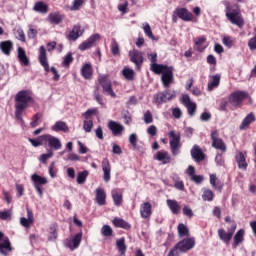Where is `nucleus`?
Returning a JSON list of instances; mask_svg holds the SVG:
<instances>
[{
	"instance_id": "nucleus-32",
	"label": "nucleus",
	"mask_w": 256,
	"mask_h": 256,
	"mask_svg": "<svg viewBox=\"0 0 256 256\" xmlns=\"http://www.w3.org/2000/svg\"><path fill=\"white\" fill-rule=\"evenodd\" d=\"M243 241H245V230L240 229L234 235L233 249H237V247H239Z\"/></svg>"
},
{
	"instance_id": "nucleus-41",
	"label": "nucleus",
	"mask_w": 256,
	"mask_h": 256,
	"mask_svg": "<svg viewBox=\"0 0 256 256\" xmlns=\"http://www.w3.org/2000/svg\"><path fill=\"white\" fill-rule=\"evenodd\" d=\"M151 71H153V73H156V75H163V73L165 72V70L169 69V67L167 65H163V64H151L150 66Z\"/></svg>"
},
{
	"instance_id": "nucleus-10",
	"label": "nucleus",
	"mask_w": 256,
	"mask_h": 256,
	"mask_svg": "<svg viewBox=\"0 0 256 256\" xmlns=\"http://www.w3.org/2000/svg\"><path fill=\"white\" fill-rule=\"evenodd\" d=\"M247 99V92L245 91H236L230 94L228 98V103L234 107H239L240 103H243Z\"/></svg>"
},
{
	"instance_id": "nucleus-45",
	"label": "nucleus",
	"mask_w": 256,
	"mask_h": 256,
	"mask_svg": "<svg viewBox=\"0 0 256 256\" xmlns=\"http://www.w3.org/2000/svg\"><path fill=\"white\" fill-rule=\"evenodd\" d=\"M87 177H89V171L84 170L82 172H79L76 179L78 185H83V183L87 181Z\"/></svg>"
},
{
	"instance_id": "nucleus-2",
	"label": "nucleus",
	"mask_w": 256,
	"mask_h": 256,
	"mask_svg": "<svg viewBox=\"0 0 256 256\" xmlns=\"http://www.w3.org/2000/svg\"><path fill=\"white\" fill-rule=\"evenodd\" d=\"M226 18L232 25H236L237 27H243L245 25V20H243V16H241V9L237 4L226 3Z\"/></svg>"
},
{
	"instance_id": "nucleus-12",
	"label": "nucleus",
	"mask_w": 256,
	"mask_h": 256,
	"mask_svg": "<svg viewBox=\"0 0 256 256\" xmlns=\"http://www.w3.org/2000/svg\"><path fill=\"white\" fill-rule=\"evenodd\" d=\"M31 180L33 181L34 188L37 191L39 197H43V189H41V185H47V183H49V180L37 174H33L31 176Z\"/></svg>"
},
{
	"instance_id": "nucleus-53",
	"label": "nucleus",
	"mask_w": 256,
	"mask_h": 256,
	"mask_svg": "<svg viewBox=\"0 0 256 256\" xmlns=\"http://www.w3.org/2000/svg\"><path fill=\"white\" fill-rule=\"evenodd\" d=\"M73 63V53L69 52L62 62V67H69Z\"/></svg>"
},
{
	"instance_id": "nucleus-56",
	"label": "nucleus",
	"mask_w": 256,
	"mask_h": 256,
	"mask_svg": "<svg viewBox=\"0 0 256 256\" xmlns=\"http://www.w3.org/2000/svg\"><path fill=\"white\" fill-rule=\"evenodd\" d=\"M137 140H138V137L135 133H132L128 138V141L130 145H132L134 150H137Z\"/></svg>"
},
{
	"instance_id": "nucleus-35",
	"label": "nucleus",
	"mask_w": 256,
	"mask_h": 256,
	"mask_svg": "<svg viewBox=\"0 0 256 256\" xmlns=\"http://www.w3.org/2000/svg\"><path fill=\"white\" fill-rule=\"evenodd\" d=\"M33 11L36 13H42V15H45L49 13V5L45 4L44 2H36Z\"/></svg>"
},
{
	"instance_id": "nucleus-44",
	"label": "nucleus",
	"mask_w": 256,
	"mask_h": 256,
	"mask_svg": "<svg viewBox=\"0 0 256 256\" xmlns=\"http://www.w3.org/2000/svg\"><path fill=\"white\" fill-rule=\"evenodd\" d=\"M122 75L128 81H133V79H135V71L133 69H130V68H124L122 70Z\"/></svg>"
},
{
	"instance_id": "nucleus-6",
	"label": "nucleus",
	"mask_w": 256,
	"mask_h": 256,
	"mask_svg": "<svg viewBox=\"0 0 256 256\" xmlns=\"http://www.w3.org/2000/svg\"><path fill=\"white\" fill-rule=\"evenodd\" d=\"M170 138V150L174 157H177L181 153V134L176 133L175 130L169 132Z\"/></svg>"
},
{
	"instance_id": "nucleus-58",
	"label": "nucleus",
	"mask_w": 256,
	"mask_h": 256,
	"mask_svg": "<svg viewBox=\"0 0 256 256\" xmlns=\"http://www.w3.org/2000/svg\"><path fill=\"white\" fill-rule=\"evenodd\" d=\"M183 215H185L186 217H189L190 219L193 217V209H191V207H189V205H184L183 209Z\"/></svg>"
},
{
	"instance_id": "nucleus-42",
	"label": "nucleus",
	"mask_w": 256,
	"mask_h": 256,
	"mask_svg": "<svg viewBox=\"0 0 256 256\" xmlns=\"http://www.w3.org/2000/svg\"><path fill=\"white\" fill-rule=\"evenodd\" d=\"M59 227L56 223L50 225L49 234H48V241H57V231Z\"/></svg>"
},
{
	"instance_id": "nucleus-50",
	"label": "nucleus",
	"mask_w": 256,
	"mask_h": 256,
	"mask_svg": "<svg viewBox=\"0 0 256 256\" xmlns=\"http://www.w3.org/2000/svg\"><path fill=\"white\" fill-rule=\"evenodd\" d=\"M41 117H43V115H41L40 113H36L33 116L32 121L30 122V127H32V129H35V127H38L39 121H41Z\"/></svg>"
},
{
	"instance_id": "nucleus-59",
	"label": "nucleus",
	"mask_w": 256,
	"mask_h": 256,
	"mask_svg": "<svg viewBox=\"0 0 256 256\" xmlns=\"http://www.w3.org/2000/svg\"><path fill=\"white\" fill-rule=\"evenodd\" d=\"M32 223L33 221L30 220L29 218H25V217L20 218V225H22V227H25L26 229H29Z\"/></svg>"
},
{
	"instance_id": "nucleus-46",
	"label": "nucleus",
	"mask_w": 256,
	"mask_h": 256,
	"mask_svg": "<svg viewBox=\"0 0 256 256\" xmlns=\"http://www.w3.org/2000/svg\"><path fill=\"white\" fill-rule=\"evenodd\" d=\"M213 197H215V194H213V191L211 189L204 188L202 199L203 201H213Z\"/></svg>"
},
{
	"instance_id": "nucleus-36",
	"label": "nucleus",
	"mask_w": 256,
	"mask_h": 256,
	"mask_svg": "<svg viewBox=\"0 0 256 256\" xmlns=\"http://www.w3.org/2000/svg\"><path fill=\"white\" fill-rule=\"evenodd\" d=\"M219 83H221V75L216 74L211 76V80L208 82V91H213V89H217L219 87Z\"/></svg>"
},
{
	"instance_id": "nucleus-20",
	"label": "nucleus",
	"mask_w": 256,
	"mask_h": 256,
	"mask_svg": "<svg viewBox=\"0 0 256 256\" xmlns=\"http://www.w3.org/2000/svg\"><path fill=\"white\" fill-rule=\"evenodd\" d=\"M108 129H110V131H112L113 135H115V137L121 135V133H123V131H125V126H123L121 123L110 120L108 122Z\"/></svg>"
},
{
	"instance_id": "nucleus-22",
	"label": "nucleus",
	"mask_w": 256,
	"mask_h": 256,
	"mask_svg": "<svg viewBox=\"0 0 256 256\" xmlns=\"http://www.w3.org/2000/svg\"><path fill=\"white\" fill-rule=\"evenodd\" d=\"M175 13L182 21H193V13L187 10V8H177Z\"/></svg>"
},
{
	"instance_id": "nucleus-57",
	"label": "nucleus",
	"mask_w": 256,
	"mask_h": 256,
	"mask_svg": "<svg viewBox=\"0 0 256 256\" xmlns=\"http://www.w3.org/2000/svg\"><path fill=\"white\" fill-rule=\"evenodd\" d=\"M48 173L52 179L57 177V169H55V162H52L48 168Z\"/></svg>"
},
{
	"instance_id": "nucleus-52",
	"label": "nucleus",
	"mask_w": 256,
	"mask_h": 256,
	"mask_svg": "<svg viewBox=\"0 0 256 256\" xmlns=\"http://www.w3.org/2000/svg\"><path fill=\"white\" fill-rule=\"evenodd\" d=\"M173 181H174L175 189H178V191H184L185 190V184L183 183V181L179 180L178 176L173 178Z\"/></svg>"
},
{
	"instance_id": "nucleus-28",
	"label": "nucleus",
	"mask_w": 256,
	"mask_h": 256,
	"mask_svg": "<svg viewBox=\"0 0 256 256\" xmlns=\"http://www.w3.org/2000/svg\"><path fill=\"white\" fill-rule=\"evenodd\" d=\"M111 195L114 201V205H116V207H121L123 203V192H121L119 188H116L111 191Z\"/></svg>"
},
{
	"instance_id": "nucleus-3",
	"label": "nucleus",
	"mask_w": 256,
	"mask_h": 256,
	"mask_svg": "<svg viewBox=\"0 0 256 256\" xmlns=\"http://www.w3.org/2000/svg\"><path fill=\"white\" fill-rule=\"evenodd\" d=\"M195 247V238H186L178 242L168 253V256H178L180 253H187Z\"/></svg>"
},
{
	"instance_id": "nucleus-13",
	"label": "nucleus",
	"mask_w": 256,
	"mask_h": 256,
	"mask_svg": "<svg viewBox=\"0 0 256 256\" xmlns=\"http://www.w3.org/2000/svg\"><path fill=\"white\" fill-rule=\"evenodd\" d=\"M211 139H212V147H214V149H218L223 153L227 151V145H225V142H223V139L219 138V132L217 130H214L211 132Z\"/></svg>"
},
{
	"instance_id": "nucleus-27",
	"label": "nucleus",
	"mask_w": 256,
	"mask_h": 256,
	"mask_svg": "<svg viewBox=\"0 0 256 256\" xmlns=\"http://www.w3.org/2000/svg\"><path fill=\"white\" fill-rule=\"evenodd\" d=\"M166 204L173 215H179L181 213V205L177 200L167 199Z\"/></svg>"
},
{
	"instance_id": "nucleus-15",
	"label": "nucleus",
	"mask_w": 256,
	"mask_h": 256,
	"mask_svg": "<svg viewBox=\"0 0 256 256\" xmlns=\"http://www.w3.org/2000/svg\"><path fill=\"white\" fill-rule=\"evenodd\" d=\"M101 39V34L96 33L92 34L86 41L82 42L79 46L78 49L80 51H87V49H91Z\"/></svg>"
},
{
	"instance_id": "nucleus-64",
	"label": "nucleus",
	"mask_w": 256,
	"mask_h": 256,
	"mask_svg": "<svg viewBox=\"0 0 256 256\" xmlns=\"http://www.w3.org/2000/svg\"><path fill=\"white\" fill-rule=\"evenodd\" d=\"M248 47H249L250 51H255V49H256V35L248 41Z\"/></svg>"
},
{
	"instance_id": "nucleus-9",
	"label": "nucleus",
	"mask_w": 256,
	"mask_h": 256,
	"mask_svg": "<svg viewBox=\"0 0 256 256\" xmlns=\"http://www.w3.org/2000/svg\"><path fill=\"white\" fill-rule=\"evenodd\" d=\"M98 81L103 89V93L110 95V97H117L115 91H113V86L111 85V80L107 76H99Z\"/></svg>"
},
{
	"instance_id": "nucleus-21",
	"label": "nucleus",
	"mask_w": 256,
	"mask_h": 256,
	"mask_svg": "<svg viewBox=\"0 0 256 256\" xmlns=\"http://www.w3.org/2000/svg\"><path fill=\"white\" fill-rule=\"evenodd\" d=\"M102 171L104 173V176H103L104 181L106 183H109V181H111V163L107 158H104L102 160Z\"/></svg>"
},
{
	"instance_id": "nucleus-18",
	"label": "nucleus",
	"mask_w": 256,
	"mask_h": 256,
	"mask_svg": "<svg viewBox=\"0 0 256 256\" xmlns=\"http://www.w3.org/2000/svg\"><path fill=\"white\" fill-rule=\"evenodd\" d=\"M192 159L196 161V163H201V161H205V153L199 145L195 144L190 151Z\"/></svg>"
},
{
	"instance_id": "nucleus-40",
	"label": "nucleus",
	"mask_w": 256,
	"mask_h": 256,
	"mask_svg": "<svg viewBox=\"0 0 256 256\" xmlns=\"http://www.w3.org/2000/svg\"><path fill=\"white\" fill-rule=\"evenodd\" d=\"M52 131H63L64 133H67V131H69V126H67V123L63 122V121H57L52 127H51Z\"/></svg>"
},
{
	"instance_id": "nucleus-26",
	"label": "nucleus",
	"mask_w": 256,
	"mask_h": 256,
	"mask_svg": "<svg viewBox=\"0 0 256 256\" xmlns=\"http://www.w3.org/2000/svg\"><path fill=\"white\" fill-rule=\"evenodd\" d=\"M0 51H2L3 55L9 57V55H11V51H13V42L11 40L0 42Z\"/></svg>"
},
{
	"instance_id": "nucleus-61",
	"label": "nucleus",
	"mask_w": 256,
	"mask_h": 256,
	"mask_svg": "<svg viewBox=\"0 0 256 256\" xmlns=\"http://www.w3.org/2000/svg\"><path fill=\"white\" fill-rule=\"evenodd\" d=\"M15 37L16 39H18V41H22V43H25V32H23V29L16 30Z\"/></svg>"
},
{
	"instance_id": "nucleus-63",
	"label": "nucleus",
	"mask_w": 256,
	"mask_h": 256,
	"mask_svg": "<svg viewBox=\"0 0 256 256\" xmlns=\"http://www.w3.org/2000/svg\"><path fill=\"white\" fill-rule=\"evenodd\" d=\"M112 153L113 155H121L123 153V150L121 149V146H119L116 143L112 144Z\"/></svg>"
},
{
	"instance_id": "nucleus-38",
	"label": "nucleus",
	"mask_w": 256,
	"mask_h": 256,
	"mask_svg": "<svg viewBox=\"0 0 256 256\" xmlns=\"http://www.w3.org/2000/svg\"><path fill=\"white\" fill-rule=\"evenodd\" d=\"M18 60L22 65L27 67L29 65V58L27 57V53L23 47H18Z\"/></svg>"
},
{
	"instance_id": "nucleus-30",
	"label": "nucleus",
	"mask_w": 256,
	"mask_h": 256,
	"mask_svg": "<svg viewBox=\"0 0 256 256\" xmlns=\"http://www.w3.org/2000/svg\"><path fill=\"white\" fill-rule=\"evenodd\" d=\"M116 247L118 249V254L116 256H126L127 255V245L125 244L124 237L116 240Z\"/></svg>"
},
{
	"instance_id": "nucleus-23",
	"label": "nucleus",
	"mask_w": 256,
	"mask_h": 256,
	"mask_svg": "<svg viewBox=\"0 0 256 256\" xmlns=\"http://www.w3.org/2000/svg\"><path fill=\"white\" fill-rule=\"evenodd\" d=\"M48 21L50 25H59L63 23V19H65V15L59 12H52L48 15Z\"/></svg>"
},
{
	"instance_id": "nucleus-43",
	"label": "nucleus",
	"mask_w": 256,
	"mask_h": 256,
	"mask_svg": "<svg viewBox=\"0 0 256 256\" xmlns=\"http://www.w3.org/2000/svg\"><path fill=\"white\" fill-rule=\"evenodd\" d=\"M113 225L120 227L121 229H131V224L121 218H114Z\"/></svg>"
},
{
	"instance_id": "nucleus-31",
	"label": "nucleus",
	"mask_w": 256,
	"mask_h": 256,
	"mask_svg": "<svg viewBox=\"0 0 256 256\" xmlns=\"http://www.w3.org/2000/svg\"><path fill=\"white\" fill-rule=\"evenodd\" d=\"M95 193H96V196H95L96 203L100 206L105 205L106 199H107V194L105 193V190L101 188H97Z\"/></svg>"
},
{
	"instance_id": "nucleus-29",
	"label": "nucleus",
	"mask_w": 256,
	"mask_h": 256,
	"mask_svg": "<svg viewBox=\"0 0 256 256\" xmlns=\"http://www.w3.org/2000/svg\"><path fill=\"white\" fill-rule=\"evenodd\" d=\"M156 161H161L163 165H167L171 163V156H169V152L167 151H158L157 154L154 156Z\"/></svg>"
},
{
	"instance_id": "nucleus-5",
	"label": "nucleus",
	"mask_w": 256,
	"mask_h": 256,
	"mask_svg": "<svg viewBox=\"0 0 256 256\" xmlns=\"http://www.w3.org/2000/svg\"><path fill=\"white\" fill-rule=\"evenodd\" d=\"M175 97H177V91L166 89L158 94H154L152 103H154V105H163V103H167L175 99Z\"/></svg>"
},
{
	"instance_id": "nucleus-24",
	"label": "nucleus",
	"mask_w": 256,
	"mask_h": 256,
	"mask_svg": "<svg viewBox=\"0 0 256 256\" xmlns=\"http://www.w3.org/2000/svg\"><path fill=\"white\" fill-rule=\"evenodd\" d=\"M161 79L164 87H169L170 83H173V67L167 68Z\"/></svg>"
},
{
	"instance_id": "nucleus-14",
	"label": "nucleus",
	"mask_w": 256,
	"mask_h": 256,
	"mask_svg": "<svg viewBox=\"0 0 256 256\" xmlns=\"http://www.w3.org/2000/svg\"><path fill=\"white\" fill-rule=\"evenodd\" d=\"M13 251V248L11 247V241H9V238L3 234V232H0V253L1 255L8 256L9 253Z\"/></svg>"
},
{
	"instance_id": "nucleus-37",
	"label": "nucleus",
	"mask_w": 256,
	"mask_h": 256,
	"mask_svg": "<svg viewBox=\"0 0 256 256\" xmlns=\"http://www.w3.org/2000/svg\"><path fill=\"white\" fill-rule=\"evenodd\" d=\"M207 41V38L200 36L198 38L195 39V46L194 48L196 49V51H200L203 52L205 51V49H207V45H205Z\"/></svg>"
},
{
	"instance_id": "nucleus-60",
	"label": "nucleus",
	"mask_w": 256,
	"mask_h": 256,
	"mask_svg": "<svg viewBox=\"0 0 256 256\" xmlns=\"http://www.w3.org/2000/svg\"><path fill=\"white\" fill-rule=\"evenodd\" d=\"M111 52L113 55H119L120 53V50H119V43H117L116 40H113L112 41V44H111Z\"/></svg>"
},
{
	"instance_id": "nucleus-55",
	"label": "nucleus",
	"mask_w": 256,
	"mask_h": 256,
	"mask_svg": "<svg viewBox=\"0 0 256 256\" xmlns=\"http://www.w3.org/2000/svg\"><path fill=\"white\" fill-rule=\"evenodd\" d=\"M83 7V1H74L72 6H68L69 11H79Z\"/></svg>"
},
{
	"instance_id": "nucleus-19",
	"label": "nucleus",
	"mask_w": 256,
	"mask_h": 256,
	"mask_svg": "<svg viewBox=\"0 0 256 256\" xmlns=\"http://www.w3.org/2000/svg\"><path fill=\"white\" fill-rule=\"evenodd\" d=\"M83 33H85V29L81 27V24H76L73 26L72 31L68 35V39L70 41H77L79 37L83 36Z\"/></svg>"
},
{
	"instance_id": "nucleus-7",
	"label": "nucleus",
	"mask_w": 256,
	"mask_h": 256,
	"mask_svg": "<svg viewBox=\"0 0 256 256\" xmlns=\"http://www.w3.org/2000/svg\"><path fill=\"white\" fill-rule=\"evenodd\" d=\"M180 103L186 107L188 115L193 117L197 111V103L191 101V97L188 94H182L180 98Z\"/></svg>"
},
{
	"instance_id": "nucleus-25",
	"label": "nucleus",
	"mask_w": 256,
	"mask_h": 256,
	"mask_svg": "<svg viewBox=\"0 0 256 256\" xmlns=\"http://www.w3.org/2000/svg\"><path fill=\"white\" fill-rule=\"evenodd\" d=\"M151 208H152V206H151V203H149V202H144L143 204H141L140 215H141L142 219H149V217H151V214L153 213Z\"/></svg>"
},
{
	"instance_id": "nucleus-39",
	"label": "nucleus",
	"mask_w": 256,
	"mask_h": 256,
	"mask_svg": "<svg viewBox=\"0 0 256 256\" xmlns=\"http://www.w3.org/2000/svg\"><path fill=\"white\" fill-rule=\"evenodd\" d=\"M236 163H238L239 169H242V171H247V161L245 160V155H243V152H239L236 155Z\"/></svg>"
},
{
	"instance_id": "nucleus-4",
	"label": "nucleus",
	"mask_w": 256,
	"mask_h": 256,
	"mask_svg": "<svg viewBox=\"0 0 256 256\" xmlns=\"http://www.w3.org/2000/svg\"><path fill=\"white\" fill-rule=\"evenodd\" d=\"M38 59H39L40 65L43 66L44 71H46V73H49V71H51L54 75L53 77L54 81H59L61 76L59 75V72H57V68L55 67H51V69L49 68V61L47 60V50H45V46H40Z\"/></svg>"
},
{
	"instance_id": "nucleus-33",
	"label": "nucleus",
	"mask_w": 256,
	"mask_h": 256,
	"mask_svg": "<svg viewBox=\"0 0 256 256\" xmlns=\"http://www.w3.org/2000/svg\"><path fill=\"white\" fill-rule=\"evenodd\" d=\"M253 122H255V114L250 113L243 119L242 123L240 124V131H245V129H247V127H249Z\"/></svg>"
},
{
	"instance_id": "nucleus-16",
	"label": "nucleus",
	"mask_w": 256,
	"mask_h": 256,
	"mask_svg": "<svg viewBox=\"0 0 256 256\" xmlns=\"http://www.w3.org/2000/svg\"><path fill=\"white\" fill-rule=\"evenodd\" d=\"M81 239H83V233H77L73 239L65 240L64 245L71 251H75L81 245Z\"/></svg>"
},
{
	"instance_id": "nucleus-47",
	"label": "nucleus",
	"mask_w": 256,
	"mask_h": 256,
	"mask_svg": "<svg viewBox=\"0 0 256 256\" xmlns=\"http://www.w3.org/2000/svg\"><path fill=\"white\" fill-rule=\"evenodd\" d=\"M53 155H54L53 150L49 149L46 154H42V155L40 156V159H39V160H40L41 163H43L44 165H47V161H49V159H51V157H53Z\"/></svg>"
},
{
	"instance_id": "nucleus-8",
	"label": "nucleus",
	"mask_w": 256,
	"mask_h": 256,
	"mask_svg": "<svg viewBox=\"0 0 256 256\" xmlns=\"http://www.w3.org/2000/svg\"><path fill=\"white\" fill-rule=\"evenodd\" d=\"M40 139L45 141V143H48V147H50V149H54V151H59L63 147L61 140L51 134L42 135L40 136Z\"/></svg>"
},
{
	"instance_id": "nucleus-1",
	"label": "nucleus",
	"mask_w": 256,
	"mask_h": 256,
	"mask_svg": "<svg viewBox=\"0 0 256 256\" xmlns=\"http://www.w3.org/2000/svg\"><path fill=\"white\" fill-rule=\"evenodd\" d=\"M14 101L15 119L23 126L25 125L23 113H25L26 109H29L31 103H35V100L30 91L21 90L15 95Z\"/></svg>"
},
{
	"instance_id": "nucleus-54",
	"label": "nucleus",
	"mask_w": 256,
	"mask_h": 256,
	"mask_svg": "<svg viewBox=\"0 0 256 256\" xmlns=\"http://www.w3.org/2000/svg\"><path fill=\"white\" fill-rule=\"evenodd\" d=\"M101 233L104 237H111V235H113V229H111L109 225H104L101 229Z\"/></svg>"
},
{
	"instance_id": "nucleus-48",
	"label": "nucleus",
	"mask_w": 256,
	"mask_h": 256,
	"mask_svg": "<svg viewBox=\"0 0 256 256\" xmlns=\"http://www.w3.org/2000/svg\"><path fill=\"white\" fill-rule=\"evenodd\" d=\"M178 233L180 237H189V229L185 224L178 225Z\"/></svg>"
},
{
	"instance_id": "nucleus-34",
	"label": "nucleus",
	"mask_w": 256,
	"mask_h": 256,
	"mask_svg": "<svg viewBox=\"0 0 256 256\" xmlns=\"http://www.w3.org/2000/svg\"><path fill=\"white\" fill-rule=\"evenodd\" d=\"M81 75L84 79H91L93 77V66H91V63L82 66Z\"/></svg>"
},
{
	"instance_id": "nucleus-51",
	"label": "nucleus",
	"mask_w": 256,
	"mask_h": 256,
	"mask_svg": "<svg viewBox=\"0 0 256 256\" xmlns=\"http://www.w3.org/2000/svg\"><path fill=\"white\" fill-rule=\"evenodd\" d=\"M143 31L145 35L149 37V39H155V36L153 35V31H151V26L149 25V23L146 22L143 24Z\"/></svg>"
},
{
	"instance_id": "nucleus-11",
	"label": "nucleus",
	"mask_w": 256,
	"mask_h": 256,
	"mask_svg": "<svg viewBox=\"0 0 256 256\" xmlns=\"http://www.w3.org/2000/svg\"><path fill=\"white\" fill-rule=\"evenodd\" d=\"M129 57H130V61L134 63V65H136L137 71H139L141 67H143V61H144L143 52L137 49L130 50Z\"/></svg>"
},
{
	"instance_id": "nucleus-62",
	"label": "nucleus",
	"mask_w": 256,
	"mask_h": 256,
	"mask_svg": "<svg viewBox=\"0 0 256 256\" xmlns=\"http://www.w3.org/2000/svg\"><path fill=\"white\" fill-rule=\"evenodd\" d=\"M153 121V114L151 113V111H146L144 113V123H146V125H149V123H151Z\"/></svg>"
},
{
	"instance_id": "nucleus-49",
	"label": "nucleus",
	"mask_w": 256,
	"mask_h": 256,
	"mask_svg": "<svg viewBox=\"0 0 256 256\" xmlns=\"http://www.w3.org/2000/svg\"><path fill=\"white\" fill-rule=\"evenodd\" d=\"M83 129L86 133H91L93 130V119H85L83 123Z\"/></svg>"
},
{
	"instance_id": "nucleus-17",
	"label": "nucleus",
	"mask_w": 256,
	"mask_h": 256,
	"mask_svg": "<svg viewBox=\"0 0 256 256\" xmlns=\"http://www.w3.org/2000/svg\"><path fill=\"white\" fill-rule=\"evenodd\" d=\"M235 233V226H233L232 230H229V232L225 231V229L221 228L218 230V236L220 241H223L226 245H229L231 243V239H233V235Z\"/></svg>"
}]
</instances>
